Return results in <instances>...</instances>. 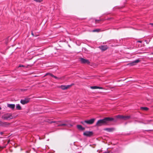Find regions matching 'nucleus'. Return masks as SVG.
<instances>
[{
    "label": "nucleus",
    "instance_id": "nucleus-1",
    "mask_svg": "<svg viewBox=\"0 0 153 153\" xmlns=\"http://www.w3.org/2000/svg\"><path fill=\"white\" fill-rule=\"evenodd\" d=\"M114 119L112 118L107 117L102 119L98 120L96 124V126H100L104 125H106L109 122L112 121Z\"/></svg>",
    "mask_w": 153,
    "mask_h": 153
},
{
    "label": "nucleus",
    "instance_id": "nucleus-2",
    "mask_svg": "<svg viewBox=\"0 0 153 153\" xmlns=\"http://www.w3.org/2000/svg\"><path fill=\"white\" fill-rule=\"evenodd\" d=\"M2 118L4 120H8L13 119V117L11 114L7 113L3 115Z\"/></svg>",
    "mask_w": 153,
    "mask_h": 153
},
{
    "label": "nucleus",
    "instance_id": "nucleus-3",
    "mask_svg": "<svg viewBox=\"0 0 153 153\" xmlns=\"http://www.w3.org/2000/svg\"><path fill=\"white\" fill-rule=\"evenodd\" d=\"M95 120V119H92L89 120H85L84 121L81 122V123L83 125H85V123L89 124H91L94 123Z\"/></svg>",
    "mask_w": 153,
    "mask_h": 153
},
{
    "label": "nucleus",
    "instance_id": "nucleus-4",
    "mask_svg": "<svg viewBox=\"0 0 153 153\" xmlns=\"http://www.w3.org/2000/svg\"><path fill=\"white\" fill-rule=\"evenodd\" d=\"M30 98L28 97H26L24 99L21 100L20 102L23 105L25 104L28 102L30 101Z\"/></svg>",
    "mask_w": 153,
    "mask_h": 153
},
{
    "label": "nucleus",
    "instance_id": "nucleus-5",
    "mask_svg": "<svg viewBox=\"0 0 153 153\" xmlns=\"http://www.w3.org/2000/svg\"><path fill=\"white\" fill-rule=\"evenodd\" d=\"M59 122H56L57 124H58V126H65L67 127H70L72 126V125L71 124H67L65 123L59 124Z\"/></svg>",
    "mask_w": 153,
    "mask_h": 153
},
{
    "label": "nucleus",
    "instance_id": "nucleus-6",
    "mask_svg": "<svg viewBox=\"0 0 153 153\" xmlns=\"http://www.w3.org/2000/svg\"><path fill=\"white\" fill-rule=\"evenodd\" d=\"M93 134V132L92 131H86L83 133V135L87 137H91Z\"/></svg>",
    "mask_w": 153,
    "mask_h": 153
},
{
    "label": "nucleus",
    "instance_id": "nucleus-7",
    "mask_svg": "<svg viewBox=\"0 0 153 153\" xmlns=\"http://www.w3.org/2000/svg\"><path fill=\"white\" fill-rule=\"evenodd\" d=\"M116 117L117 118H119L120 119H122L124 120H126L127 119H128L130 118V116H124L121 115H118L116 116Z\"/></svg>",
    "mask_w": 153,
    "mask_h": 153
},
{
    "label": "nucleus",
    "instance_id": "nucleus-8",
    "mask_svg": "<svg viewBox=\"0 0 153 153\" xmlns=\"http://www.w3.org/2000/svg\"><path fill=\"white\" fill-rule=\"evenodd\" d=\"M80 61L82 63L88 64L90 63V62L88 60L82 58H81L80 59Z\"/></svg>",
    "mask_w": 153,
    "mask_h": 153
},
{
    "label": "nucleus",
    "instance_id": "nucleus-9",
    "mask_svg": "<svg viewBox=\"0 0 153 153\" xmlns=\"http://www.w3.org/2000/svg\"><path fill=\"white\" fill-rule=\"evenodd\" d=\"M72 86V85H62L60 86V88H61L62 90H65L66 89H67L68 88H69L71 86Z\"/></svg>",
    "mask_w": 153,
    "mask_h": 153
},
{
    "label": "nucleus",
    "instance_id": "nucleus-10",
    "mask_svg": "<svg viewBox=\"0 0 153 153\" xmlns=\"http://www.w3.org/2000/svg\"><path fill=\"white\" fill-rule=\"evenodd\" d=\"M100 49L102 51H105L108 48L107 46L105 45H102L99 47Z\"/></svg>",
    "mask_w": 153,
    "mask_h": 153
},
{
    "label": "nucleus",
    "instance_id": "nucleus-11",
    "mask_svg": "<svg viewBox=\"0 0 153 153\" xmlns=\"http://www.w3.org/2000/svg\"><path fill=\"white\" fill-rule=\"evenodd\" d=\"M10 123L7 122H2L1 126L4 127H7L10 125Z\"/></svg>",
    "mask_w": 153,
    "mask_h": 153
},
{
    "label": "nucleus",
    "instance_id": "nucleus-12",
    "mask_svg": "<svg viewBox=\"0 0 153 153\" xmlns=\"http://www.w3.org/2000/svg\"><path fill=\"white\" fill-rule=\"evenodd\" d=\"M7 106L12 109H14L15 107V105L14 104H7Z\"/></svg>",
    "mask_w": 153,
    "mask_h": 153
},
{
    "label": "nucleus",
    "instance_id": "nucleus-13",
    "mask_svg": "<svg viewBox=\"0 0 153 153\" xmlns=\"http://www.w3.org/2000/svg\"><path fill=\"white\" fill-rule=\"evenodd\" d=\"M104 130L105 131H106L108 132H111L114 130V128H105L104 129Z\"/></svg>",
    "mask_w": 153,
    "mask_h": 153
},
{
    "label": "nucleus",
    "instance_id": "nucleus-14",
    "mask_svg": "<svg viewBox=\"0 0 153 153\" xmlns=\"http://www.w3.org/2000/svg\"><path fill=\"white\" fill-rule=\"evenodd\" d=\"M140 61V60L138 59H137L134 61L132 62H131L130 64L131 65H134L136 64V63L139 62Z\"/></svg>",
    "mask_w": 153,
    "mask_h": 153
},
{
    "label": "nucleus",
    "instance_id": "nucleus-15",
    "mask_svg": "<svg viewBox=\"0 0 153 153\" xmlns=\"http://www.w3.org/2000/svg\"><path fill=\"white\" fill-rule=\"evenodd\" d=\"M90 88L92 89H102V88L100 87H98L97 86H91Z\"/></svg>",
    "mask_w": 153,
    "mask_h": 153
},
{
    "label": "nucleus",
    "instance_id": "nucleus-16",
    "mask_svg": "<svg viewBox=\"0 0 153 153\" xmlns=\"http://www.w3.org/2000/svg\"><path fill=\"white\" fill-rule=\"evenodd\" d=\"M77 128L80 130H83L85 129V128L80 125H77Z\"/></svg>",
    "mask_w": 153,
    "mask_h": 153
},
{
    "label": "nucleus",
    "instance_id": "nucleus-17",
    "mask_svg": "<svg viewBox=\"0 0 153 153\" xmlns=\"http://www.w3.org/2000/svg\"><path fill=\"white\" fill-rule=\"evenodd\" d=\"M16 108L17 109L20 110L21 109V107L19 104H16Z\"/></svg>",
    "mask_w": 153,
    "mask_h": 153
},
{
    "label": "nucleus",
    "instance_id": "nucleus-18",
    "mask_svg": "<svg viewBox=\"0 0 153 153\" xmlns=\"http://www.w3.org/2000/svg\"><path fill=\"white\" fill-rule=\"evenodd\" d=\"M141 109H142L145 110V111H147L148 110V108L146 107H142L141 108Z\"/></svg>",
    "mask_w": 153,
    "mask_h": 153
},
{
    "label": "nucleus",
    "instance_id": "nucleus-19",
    "mask_svg": "<svg viewBox=\"0 0 153 153\" xmlns=\"http://www.w3.org/2000/svg\"><path fill=\"white\" fill-rule=\"evenodd\" d=\"M100 30V29H95L93 30V32H99Z\"/></svg>",
    "mask_w": 153,
    "mask_h": 153
},
{
    "label": "nucleus",
    "instance_id": "nucleus-20",
    "mask_svg": "<svg viewBox=\"0 0 153 153\" xmlns=\"http://www.w3.org/2000/svg\"><path fill=\"white\" fill-rule=\"evenodd\" d=\"M49 75L52 77H53V76H54L52 74H51V73H47L45 74V75L47 76V75Z\"/></svg>",
    "mask_w": 153,
    "mask_h": 153
},
{
    "label": "nucleus",
    "instance_id": "nucleus-21",
    "mask_svg": "<svg viewBox=\"0 0 153 153\" xmlns=\"http://www.w3.org/2000/svg\"><path fill=\"white\" fill-rule=\"evenodd\" d=\"M53 77H54L55 79H62V77L59 78V77H56V76H53Z\"/></svg>",
    "mask_w": 153,
    "mask_h": 153
},
{
    "label": "nucleus",
    "instance_id": "nucleus-22",
    "mask_svg": "<svg viewBox=\"0 0 153 153\" xmlns=\"http://www.w3.org/2000/svg\"><path fill=\"white\" fill-rule=\"evenodd\" d=\"M34 0L35 1H36V2H41L42 1V0Z\"/></svg>",
    "mask_w": 153,
    "mask_h": 153
},
{
    "label": "nucleus",
    "instance_id": "nucleus-23",
    "mask_svg": "<svg viewBox=\"0 0 153 153\" xmlns=\"http://www.w3.org/2000/svg\"><path fill=\"white\" fill-rule=\"evenodd\" d=\"M93 21H94L95 23H97V22H98V21H100V20H94V19H93Z\"/></svg>",
    "mask_w": 153,
    "mask_h": 153
},
{
    "label": "nucleus",
    "instance_id": "nucleus-24",
    "mask_svg": "<svg viewBox=\"0 0 153 153\" xmlns=\"http://www.w3.org/2000/svg\"><path fill=\"white\" fill-rule=\"evenodd\" d=\"M25 66L24 65H20L19 66V67H25Z\"/></svg>",
    "mask_w": 153,
    "mask_h": 153
},
{
    "label": "nucleus",
    "instance_id": "nucleus-25",
    "mask_svg": "<svg viewBox=\"0 0 153 153\" xmlns=\"http://www.w3.org/2000/svg\"><path fill=\"white\" fill-rule=\"evenodd\" d=\"M2 122V121H0V126H1V125Z\"/></svg>",
    "mask_w": 153,
    "mask_h": 153
},
{
    "label": "nucleus",
    "instance_id": "nucleus-26",
    "mask_svg": "<svg viewBox=\"0 0 153 153\" xmlns=\"http://www.w3.org/2000/svg\"><path fill=\"white\" fill-rule=\"evenodd\" d=\"M3 134V132H0V134H1V135H2Z\"/></svg>",
    "mask_w": 153,
    "mask_h": 153
},
{
    "label": "nucleus",
    "instance_id": "nucleus-27",
    "mask_svg": "<svg viewBox=\"0 0 153 153\" xmlns=\"http://www.w3.org/2000/svg\"><path fill=\"white\" fill-rule=\"evenodd\" d=\"M150 24L152 26H153V23H150Z\"/></svg>",
    "mask_w": 153,
    "mask_h": 153
},
{
    "label": "nucleus",
    "instance_id": "nucleus-28",
    "mask_svg": "<svg viewBox=\"0 0 153 153\" xmlns=\"http://www.w3.org/2000/svg\"><path fill=\"white\" fill-rule=\"evenodd\" d=\"M138 42H140V43H141L142 42H141V41H138Z\"/></svg>",
    "mask_w": 153,
    "mask_h": 153
},
{
    "label": "nucleus",
    "instance_id": "nucleus-29",
    "mask_svg": "<svg viewBox=\"0 0 153 153\" xmlns=\"http://www.w3.org/2000/svg\"><path fill=\"white\" fill-rule=\"evenodd\" d=\"M31 34L32 35H33V36H34V34L33 33V32H32L31 33Z\"/></svg>",
    "mask_w": 153,
    "mask_h": 153
},
{
    "label": "nucleus",
    "instance_id": "nucleus-30",
    "mask_svg": "<svg viewBox=\"0 0 153 153\" xmlns=\"http://www.w3.org/2000/svg\"><path fill=\"white\" fill-rule=\"evenodd\" d=\"M0 148L1 149H3V147H0Z\"/></svg>",
    "mask_w": 153,
    "mask_h": 153
},
{
    "label": "nucleus",
    "instance_id": "nucleus-31",
    "mask_svg": "<svg viewBox=\"0 0 153 153\" xmlns=\"http://www.w3.org/2000/svg\"><path fill=\"white\" fill-rule=\"evenodd\" d=\"M1 108L0 107V110H1Z\"/></svg>",
    "mask_w": 153,
    "mask_h": 153
},
{
    "label": "nucleus",
    "instance_id": "nucleus-32",
    "mask_svg": "<svg viewBox=\"0 0 153 153\" xmlns=\"http://www.w3.org/2000/svg\"><path fill=\"white\" fill-rule=\"evenodd\" d=\"M146 43H148V42H147H147H146Z\"/></svg>",
    "mask_w": 153,
    "mask_h": 153
}]
</instances>
